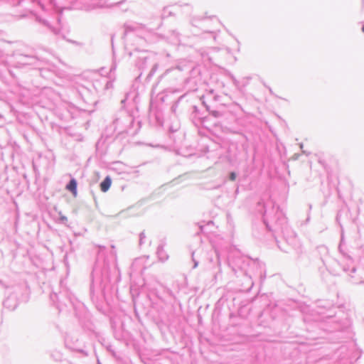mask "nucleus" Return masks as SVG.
<instances>
[{
	"label": "nucleus",
	"mask_w": 364,
	"mask_h": 364,
	"mask_svg": "<svg viewBox=\"0 0 364 364\" xmlns=\"http://www.w3.org/2000/svg\"><path fill=\"white\" fill-rule=\"evenodd\" d=\"M124 28L125 32L132 31L134 30V28L132 26L128 24L124 25Z\"/></svg>",
	"instance_id": "obj_26"
},
{
	"label": "nucleus",
	"mask_w": 364,
	"mask_h": 364,
	"mask_svg": "<svg viewBox=\"0 0 364 364\" xmlns=\"http://www.w3.org/2000/svg\"><path fill=\"white\" fill-rule=\"evenodd\" d=\"M234 160L235 161L240 160V158L237 155H235V156H234Z\"/></svg>",
	"instance_id": "obj_34"
},
{
	"label": "nucleus",
	"mask_w": 364,
	"mask_h": 364,
	"mask_svg": "<svg viewBox=\"0 0 364 364\" xmlns=\"http://www.w3.org/2000/svg\"><path fill=\"white\" fill-rule=\"evenodd\" d=\"M65 345L68 348L72 349L73 350L80 352V353H82L84 355H87V353H86V351L85 350H83L82 348H79L77 346H75V345H72L70 343V340L69 336L65 337Z\"/></svg>",
	"instance_id": "obj_10"
},
{
	"label": "nucleus",
	"mask_w": 364,
	"mask_h": 364,
	"mask_svg": "<svg viewBox=\"0 0 364 364\" xmlns=\"http://www.w3.org/2000/svg\"><path fill=\"white\" fill-rule=\"evenodd\" d=\"M0 285L3 286L4 288L7 287L6 285L1 280H0Z\"/></svg>",
	"instance_id": "obj_33"
},
{
	"label": "nucleus",
	"mask_w": 364,
	"mask_h": 364,
	"mask_svg": "<svg viewBox=\"0 0 364 364\" xmlns=\"http://www.w3.org/2000/svg\"><path fill=\"white\" fill-rule=\"evenodd\" d=\"M302 152H303L304 154H306V155H309V153H307L306 151H302Z\"/></svg>",
	"instance_id": "obj_40"
},
{
	"label": "nucleus",
	"mask_w": 364,
	"mask_h": 364,
	"mask_svg": "<svg viewBox=\"0 0 364 364\" xmlns=\"http://www.w3.org/2000/svg\"><path fill=\"white\" fill-rule=\"evenodd\" d=\"M186 65H178L167 69L164 73V77H174L176 80L181 77V72L185 70Z\"/></svg>",
	"instance_id": "obj_6"
},
{
	"label": "nucleus",
	"mask_w": 364,
	"mask_h": 364,
	"mask_svg": "<svg viewBox=\"0 0 364 364\" xmlns=\"http://www.w3.org/2000/svg\"><path fill=\"white\" fill-rule=\"evenodd\" d=\"M203 228H204V226H203V225H199V229H200V232H203Z\"/></svg>",
	"instance_id": "obj_35"
},
{
	"label": "nucleus",
	"mask_w": 364,
	"mask_h": 364,
	"mask_svg": "<svg viewBox=\"0 0 364 364\" xmlns=\"http://www.w3.org/2000/svg\"><path fill=\"white\" fill-rule=\"evenodd\" d=\"M351 272H355V267H353V268H352Z\"/></svg>",
	"instance_id": "obj_41"
},
{
	"label": "nucleus",
	"mask_w": 364,
	"mask_h": 364,
	"mask_svg": "<svg viewBox=\"0 0 364 364\" xmlns=\"http://www.w3.org/2000/svg\"><path fill=\"white\" fill-rule=\"evenodd\" d=\"M317 250L321 255V259L323 262V263L324 264V258H323V257H325L326 255H328V248H327V247H326L324 245L319 246V247H317Z\"/></svg>",
	"instance_id": "obj_15"
},
{
	"label": "nucleus",
	"mask_w": 364,
	"mask_h": 364,
	"mask_svg": "<svg viewBox=\"0 0 364 364\" xmlns=\"http://www.w3.org/2000/svg\"><path fill=\"white\" fill-rule=\"evenodd\" d=\"M299 146H300V148L302 149H303V146H304V144H303L302 143H301V144H299Z\"/></svg>",
	"instance_id": "obj_39"
},
{
	"label": "nucleus",
	"mask_w": 364,
	"mask_h": 364,
	"mask_svg": "<svg viewBox=\"0 0 364 364\" xmlns=\"http://www.w3.org/2000/svg\"><path fill=\"white\" fill-rule=\"evenodd\" d=\"M168 291L170 295H172V291L171 290H168Z\"/></svg>",
	"instance_id": "obj_42"
},
{
	"label": "nucleus",
	"mask_w": 364,
	"mask_h": 364,
	"mask_svg": "<svg viewBox=\"0 0 364 364\" xmlns=\"http://www.w3.org/2000/svg\"><path fill=\"white\" fill-rule=\"evenodd\" d=\"M113 83L110 81H107L105 85V89L108 90L112 87Z\"/></svg>",
	"instance_id": "obj_28"
},
{
	"label": "nucleus",
	"mask_w": 364,
	"mask_h": 364,
	"mask_svg": "<svg viewBox=\"0 0 364 364\" xmlns=\"http://www.w3.org/2000/svg\"><path fill=\"white\" fill-rule=\"evenodd\" d=\"M145 238H146V235H145L144 232L143 231L139 234V245L140 246L144 244Z\"/></svg>",
	"instance_id": "obj_21"
},
{
	"label": "nucleus",
	"mask_w": 364,
	"mask_h": 364,
	"mask_svg": "<svg viewBox=\"0 0 364 364\" xmlns=\"http://www.w3.org/2000/svg\"><path fill=\"white\" fill-rule=\"evenodd\" d=\"M3 305L10 310H14L16 308L17 304L15 299H13L11 297H8L4 301Z\"/></svg>",
	"instance_id": "obj_11"
},
{
	"label": "nucleus",
	"mask_w": 364,
	"mask_h": 364,
	"mask_svg": "<svg viewBox=\"0 0 364 364\" xmlns=\"http://www.w3.org/2000/svg\"><path fill=\"white\" fill-rule=\"evenodd\" d=\"M184 6L188 9V11H191L192 7H191V6L190 4H184Z\"/></svg>",
	"instance_id": "obj_31"
},
{
	"label": "nucleus",
	"mask_w": 364,
	"mask_h": 364,
	"mask_svg": "<svg viewBox=\"0 0 364 364\" xmlns=\"http://www.w3.org/2000/svg\"><path fill=\"white\" fill-rule=\"evenodd\" d=\"M343 236L342 235H341V242H340V244H339V246H338V250H339L341 253H342L344 256H346V254L343 252Z\"/></svg>",
	"instance_id": "obj_20"
},
{
	"label": "nucleus",
	"mask_w": 364,
	"mask_h": 364,
	"mask_svg": "<svg viewBox=\"0 0 364 364\" xmlns=\"http://www.w3.org/2000/svg\"><path fill=\"white\" fill-rule=\"evenodd\" d=\"M125 1H126V0H122V1H119V2L115 3V4H113V5H114V6H119V5H121L122 4H123V3H124V2H125Z\"/></svg>",
	"instance_id": "obj_30"
},
{
	"label": "nucleus",
	"mask_w": 364,
	"mask_h": 364,
	"mask_svg": "<svg viewBox=\"0 0 364 364\" xmlns=\"http://www.w3.org/2000/svg\"><path fill=\"white\" fill-rule=\"evenodd\" d=\"M50 300L55 304L58 301V294L53 292L50 295Z\"/></svg>",
	"instance_id": "obj_17"
},
{
	"label": "nucleus",
	"mask_w": 364,
	"mask_h": 364,
	"mask_svg": "<svg viewBox=\"0 0 364 364\" xmlns=\"http://www.w3.org/2000/svg\"><path fill=\"white\" fill-rule=\"evenodd\" d=\"M195 252H192L191 253V257H192V260L193 262V268H196L198 265V261L195 258Z\"/></svg>",
	"instance_id": "obj_23"
},
{
	"label": "nucleus",
	"mask_w": 364,
	"mask_h": 364,
	"mask_svg": "<svg viewBox=\"0 0 364 364\" xmlns=\"http://www.w3.org/2000/svg\"><path fill=\"white\" fill-rule=\"evenodd\" d=\"M191 23H192L193 26H196V25H195V19H193V20H192Z\"/></svg>",
	"instance_id": "obj_38"
},
{
	"label": "nucleus",
	"mask_w": 364,
	"mask_h": 364,
	"mask_svg": "<svg viewBox=\"0 0 364 364\" xmlns=\"http://www.w3.org/2000/svg\"><path fill=\"white\" fill-rule=\"evenodd\" d=\"M156 254H157L159 259H161L162 261H164L168 259V255L164 252V245H162V244H161L158 246L157 250H156Z\"/></svg>",
	"instance_id": "obj_14"
},
{
	"label": "nucleus",
	"mask_w": 364,
	"mask_h": 364,
	"mask_svg": "<svg viewBox=\"0 0 364 364\" xmlns=\"http://www.w3.org/2000/svg\"><path fill=\"white\" fill-rule=\"evenodd\" d=\"M77 183L75 178H72L66 185V189L71 192L73 196L77 195Z\"/></svg>",
	"instance_id": "obj_8"
},
{
	"label": "nucleus",
	"mask_w": 364,
	"mask_h": 364,
	"mask_svg": "<svg viewBox=\"0 0 364 364\" xmlns=\"http://www.w3.org/2000/svg\"><path fill=\"white\" fill-rule=\"evenodd\" d=\"M116 69V65H113L112 68H110V71H112Z\"/></svg>",
	"instance_id": "obj_36"
},
{
	"label": "nucleus",
	"mask_w": 364,
	"mask_h": 364,
	"mask_svg": "<svg viewBox=\"0 0 364 364\" xmlns=\"http://www.w3.org/2000/svg\"><path fill=\"white\" fill-rule=\"evenodd\" d=\"M36 21L43 26L47 27L55 36L63 38V35L62 34L60 29L51 26L47 20L41 18L39 16H36Z\"/></svg>",
	"instance_id": "obj_7"
},
{
	"label": "nucleus",
	"mask_w": 364,
	"mask_h": 364,
	"mask_svg": "<svg viewBox=\"0 0 364 364\" xmlns=\"http://www.w3.org/2000/svg\"><path fill=\"white\" fill-rule=\"evenodd\" d=\"M229 180L234 181L237 178V173L235 171H231L228 176Z\"/></svg>",
	"instance_id": "obj_25"
},
{
	"label": "nucleus",
	"mask_w": 364,
	"mask_h": 364,
	"mask_svg": "<svg viewBox=\"0 0 364 364\" xmlns=\"http://www.w3.org/2000/svg\"><path fill=\"white\" fill-rule=\"evenodd\" d=\"M97 256L91 273L90 295L93 296L95 291L101 289L102 283L107 282L109 277V264L105 257V247L98 245Z\"/></svg>",
	"instance_id": "obj_1"
},
{
	"label": "nucleus",
	"mask_w": 364,
	"mask_h": 364,
	"mask_svg": "<svg viewBox=\"0 0 364 364\" xmlns=\"http://www.w3.org/2000/svg\"><path fill=\"white\" fill-rule=\"evenodd\" d=\"M191 72H192L193 73H199V70H198V68H193V70H191Z\"/></svg>",
	"instance_id": "obj_32"
},
{
	"label": "nucleus",
	"mask_w": 364,
	"mask_h": 364,
	"mask_svg": "<svg viewBox=\"0 0 364 364\" xmlns=\"http://www.w3.org/2000/svg\"><path fill=\"white\" fill-rule=\"evenodd\" d=\"M111 184H112L111 178L108 176H106L105 178V179L100 184L101 191L104 193L107 192L109 189Z\"/></svg>",
	"instance_id": "obj_9"
},
{
	"label": "nucleus",
	"mask_w": 364,
	"mask_h": 364,
	"mask_svg": "<svg viewBox=\"0 0 364 364\" xmlns=\"http://www.w3.org/2000/svg\"><path fill=\"white\" fill-rule=\"evenodd\" d=\"M227 217H228V220L229 221V220H230V215H227Z\"/></svg>",
	"instance_id": "obj_43"
},
{
	"label": "nucleus",
	"mask_w": 364,
	"mask_h": 364,
	"mask_svg": "<svg viewBox=\"0 0 364 364\" xmlns=\"http://www.w3.org/2000/svg\"><path fill=\"white\" fill-rule=\"evenodd\" d=\"M201 55H202V57H203V58H205V55H207V54H206V53H201Z\"/></svg>",
	"instance_id": "obj_37"
},
{
	"label": "nucleus",
	"mask_w": 364,
	"mask_h": 364,
	"mask_svg": "<svg viewBox=\"0 0 364 364\" xmlns=\"http://www.w3.org/2000/svg\"><path fill=\"white\" fill-rule=\"evenodd\" d=\"M132 122L133 119L132 117L127 114H124L113 121L112 127H113L114 132L117 134H120L127 132L128 129Z\"/></svg>",
	"instance_id": "obj_4"
},
{
	"label": "nucleus",
	"mask_w": 364,
	"mask_h": 364,
	"mask_svg": "<svg viewBox=\"0 0 364 364\" xmlns=\"http://www.w3.org/2000/svg\"><path fill=\"white\" fill-rule=\"evenodd\" d=\"M59 215H60V218H59V222L63 223V224H66L67 222H68V218L65 215H63L61 213V211H60L58 213Z\"/></svg>",
	"instance_id": "obj_16"
},
{
	"label": "nucleus",
	"mask_w": 364,
	"mask_h": 364,
	"mask_svg": "<svg viewBox=\"0 0 364 364\" xmlns=\"http://www.w3.org/2000/svg\"><path fill=\"white\" fill-rule=\"evenodd\" d=\"M231 79L232 80V82L234 84V85L238 89V90H240V82L239 81L233 76V75H231Z\"/></svg>",
	"instance_id": "obj_24"
},
{
	"label": "nucleus",
	"mask_w": 364,
	"mask_h": 364,
	"mask_svg": "<svg viewBox=\"0 0 364 364\" xmlns=\"http://www.w3.org/2000/svg\"><path fill=\"white\" fill-rule=\"evenodd\" d=\"M148 58L145 55H141L138 58V60L136 62V66L140 70H143L146 68V62Z\"/></svg>",
	"instance_id": "obj_12"
},
{
	"label": "nucleus",
	"mask_w": 364,
	"mask_h": 364,
	"mask_svg": "<svg viewBox=\"0 0 364 364\" xmlns=\"http://www.w3.org/2000/svg\"><path fill=\"white\" fill-rule=\"evenodd\" d=\"M203 104L205 105L207 111H208L210 114L212 115L213 117L219 119L224 117L225 114L223 112L217 109H210L209 106L206 105L204 102Z\"/></svg>",
	"instance_id": "obj_13"
},
{
	"label": "nucleus",
	"mask_w": 364,
	"mask_h": 364,
	"mask_svg": "<svg viewBox=\"0 0 364 364\" xmlns=\"http://www.w3.org/2000/svg\"><path fill=\"white\" fill-rule=\"evenodd\" d=\"M232 265V270L235 274L237 272V269L240 270L244 274L249 284V287L247 288V289H250L253 285V282L252 281L251 276L248 275L250 270L247 267L250 266H258L259 265V262L256 260H252L247 257H241L233 261Z\"/></svg>",
	"instance_id": "obj_2"
},
{
	"label": "nucleus",
	"mask_w": 364,
	"mask_h": 364,
	"mask_svg": "<svg viewBox=\"0 0 364 364\" xmlns=\"http://www.w3.org/2000/svg\"><path fill=\"white\" fill-rule=\"evenodd\" d=\"M362 31L364 33V25L362 26Z\"/></svg>",
	"instance_id": "obj_44"
},
{
	"label": "nucleus",
	"mask_w": 364,
	"mask_h": 364,
	"mask_svg": "<svg viewBox=\"0 0 364 364\" xmlns=\"http://www.w3.org/2000/svg\"><path fill=\"white\" fill-rule=\"evenodd\" d=\"M157 67H158V65L157 64H154L151 68V70L150 71L149 74V76H151L154 74L156 70L157 69Z\"/></svg>",
	"instance_id": "obj_27"
},
{
	"label": "nucleus",
	"mask_w": 364,
	"mask_h": 364,
	"mask_svg": "<svg viewBox=\"0 0 364 364\" xmlns=\"http://www.w3.org/2000/svg\"><path fill=\"white\" fill-rule=\"evenodd\" d=\"M16 59L18 64L22 65H31L34 68L38 69L43 76L49 77L48 75H46V73L50 72V70L42 68L41 65L43 63V61L38 58L37 56L32 55L19 54L16 55Z\"/></svg>",
	"instance_id": "obj_3"
},
{
	"label": "nucleus",
	"mask_w": 364,
	"mask_h": 364,
	"mask_svg": "<svg viewBox=\"0 0 364 364\" xmlns=\"http://www.w3.org/2000/svg\"><path fill=\"white\" fill-rule=\"evenodd\" d=\"M192 109H193L192 114H191L192 117H197L199 114V109H198V107L194 105L192 107Z\"/></svg>",
	"instance_id": "obj_18"
},
{
	"label": "nucleus",
	"mask_w": 364,
	"mask_h": 364,
	"mask_svg": "<svg viewBox=\"0 0 364 364\" xmlns=\"http://www.w3.org/2000/svg\"><path fill=\"white\" fill-rule=\"evenodd\" d=\"M273 221L274 222L277 228L281 231H283V229L287 228V218L284 216L279 206L276 207V212Z\"/></svg>",
	"instance_id": "obj_5"
},
{
	"label": "nucleus",
	"mask_w": 364,
	"mask_h": 364,
	"mask_svg": "<svg viewBox=\"0 0 364 364\" xmlns=\"http://www.w3.org/2000/svg\"><path fill=\"white\" fill-rule=\"evenodd\" d=\"M263 222L264 223V225H266V228L269 230H272L269 225V223L267 221V214L265 213L264 215H263Z\"/></svg>",
	"instance_id": "obj_22"
},
{
	"label": "nucleus",
	"mask_w": 364,
	"mask_h": 364,
	"mask_svg": "<svg viewBox=\"0 0 364 364\" xmlns=\"http://www.w3.org/2000/svg\"><path fill=\"white\" fill-rule=\"evenodd\" d=\"M264 86H265V87L269 90V93H270L272 95H273V96H275V97H278V96H277V95H276L274 93V92L272 91V88H271L270 87L267 86L266 85H264Z\"/></svg>",
	"instance_id": "obj_29"
},
{
	"label": "nucleus",
	"mask_w": 364,
	"mask_h": 364,
	"mask_svg": "<svg viewBox=\"0 0 364 364\" xmlns=\"http://www.w3.org/2000/svg\"><path fill=\"white\" fill-rule=\"evenodd\" d=\"M172 35L174 37V43H179L180 39H179V33L175 31L172 32Z\"/></svg>",
	"instance_id": "obj_19"
}]
</instances>
